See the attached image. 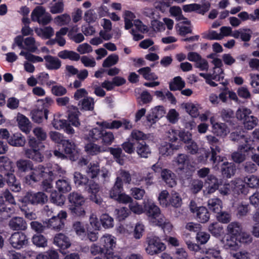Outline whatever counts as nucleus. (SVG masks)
I'll list each match as a JSON object with an SVG mask.
<instances>
[{"instance_id":"nucleus-10","label":"nucleus","mask_w":259,"mask_h":259,"mask_svg":"<svg viewBox=\"0 0 259 259\" xmlns=\"http://www.w3.org/2000/svg\"><path fill=\"white\" fill-rule=\"evenodd\" d=\"M47 174L51 180H53L58 177H61L65 174L64 170L60 166L56 163H50L46 167Z\"/></svg>"},{"instance_id":"nucleus-7","label":"nucleus","mask_w":259,"mask_h":259,"mask_svg":"<svg viewBox=\"0 0 259 259\" xmlns=\"http://www.w3.org/2000/svg\"><path fill=\"white\" fill-rule=\"evenodd\" d=\"M47 195L42 192H28L23 197V201L32 204H44L48 201Z\"/></svg>"},{"instance_id":"nucleus-1","label":"nucleus","mask_w":259,"mask_h":259,"mask_svg":"<svg viewBox=\"0 0 259 259\" xmlns=\"http://www.w3.org/2000/svg\"><path fill=\"white\" fill-rule=\"evenodd\" d=\"M143 205L144 208V212L148 217L149 220L155 224L156 223V220H160L161 218L160 209L157 206L153 201L149 197L146 196L143 201Z\"/></svg>"},{"instance_id":"nucleus-27","label":"nucleus","mask_w":259,"mask_h":259,"mask_svg":"<svg viewBox=\"0 0 259 259\" xmlns=\"http://www.w3.org/2000/svg\"><path fill=\"white\" fill-rule=\"evenodd\" d=\"M103 130L102 128H93L89 131L87 135H85L84 139L94 142L101 140Z\"/></svg>"},{"instance_id":"nucleus-16","label":"nucleus","mask_w":259,"mask_h":259,"mask_svg":"<svg viewBox=\"0 0 259 259\" xmlns=\"http://www.w3.org/2000/svg\"><path fill=\"white\" fill-rule=\"evenodd\" d=\"M43 59L46 67L49 70H58L61 66V61L57 57L48 55L45 56Z\"/></svg>"},{"instance_id":"nucleus-43","label":"nucleus","mask_w":259,"mask_h":259,"mask_svg":"<svg viewBox=\"0 0 259 259\" xmlns=\"http://www.w3.org/2000/svg\"><path fill=\"white\" fill-rule=\"evenodd\" d=\"M138 72L146 80H155L158 79V76L154 72H151L149 67L140 68L138 70Z\"/></svg>"},{"instance_id":"nucleus-14","label":"nucleus","mask_w":259,"mask_h":259,"mask_svg":"<svg viewBox=\"0 0 259 259\" xmlns=\"http://www.w3.org/2000/svg\"><path fill=\"white\" fill-rule=\"evenodd\" d=\"M53 243L61 249H67L71 245L69 238L61 233H58L54 236Z\"/></svg>"},{"instance_id":"nucleus-60","label":"nucleus","mask_w":259,"mask_h":259,"mask_svg":"<svg viewBox=\"0 0 259 259\" xmlns=\"http://www.w3.org/2000/svg\"><path fill=\"white\" fill-rule=\"evenodd\" d=\"M102 226L105 228H112L114 226V221L112 218L108 214H103L100 218Z\"/></svg>"},{"instance_id":"nucleus-37","label":"nucleus","mask_w":259,"mask_h":259,"mask_svg":"<svg viewBox=\"0 0 259 259\" xmlns=\"http://www.w3.org/2000/svg\"><path fill=\"white\" fill-rule=\"evenodd\" d=\"M85 152L91 155H96L103 151L101 146L93 142L87 144L84 147Z\"/></svg>"},{"instance_id":"nucleus-26","label":"nucleus","mask_w":259,"mask_h":259,"mask_svg":"<svg viewBox=\"0 0 259 259\" xmlns=\"http://www.w3.org/2000/svg\"><path fill=\"white\" fill-rule=\"evenodd\" d=\"M68 200L69 205H72L84 204L85 201V198L77 192H72L70 193L68 196Z\"/></svg>"},{"instance_id":"nucleus-39","label":"nucleus","mask_w":259,"mask_h":259,"mask_svg":"<svg viewBox=\"0 0 259 259\" xmlns=\"http://www.w3.org/2000/svg\"><path fill=\"white\" fill-rule=\"evenodd\" d=\"M83 204L79 205H69L68 209L70 211V213L75 217H83L85 215L86 212L83 207Z\"/></svg>"},{"instance_id":"nucleus-33","label":"nucleus","mask_w":259,"mask_h":259,"mask_svg":"<svg viewBox=\"0 0 259 259\" xmlns=\"http://www.w3.org/2000/svg\"><path fill=\"white\" fill-rule=\"evenodd\" d=\"M17 121L21 130L26 134L29 133L31 128L29 119L23 115L19 114L17 116Z\"/></svg>"},{"instance_id":"nucleus-49","label":"nucleus","mask_w":259,"mask_h":259,"mask_svg":"<svg viewBox=\"0 0 259 259\" xmlns=\"http://www.w3.org/2000/svg\"><path fill=\"white\" fill-rule=\"evenodd\" d=\"M18 170L20 172H25L32 168L33 164L28 160L19 159L16 163Z\"/></svg>"},{"instance_id":"nucleus-11","label":"nucleus","mask_w":259,"mask_h":259,"mask_svg":"<svg viewBox=\"0 0 259 259\" xmlns=\"http://www.w3.org/2000/svg\"><path fill=\"white\" fill-rule=\"evenodd\" d=\"M9 228L14 231H24L27 229V223L21 217H15L10 220L8 223Z\"/></svg>"},{"instance_id":"nucleus-22","label":"nucleus","mask_w":259,"mask_h":259,"mask_svg":"<svg viewBox=\"0 0 259 259\" xmlns=\"http://www.w3.org/2000/svg\"><path fill=\"white\" fill-rule=\"evenodd\" d=\"M5 176L7 177V183L12 190L15 192H19L21 189L20 184L16 180L13 172L7 173L5 174Z\"/></svg>"},{"instance_id":"nucleus-57","label":"nucleus","mask_w":259,"mask_h":259,"mask_svg":"<svg viewBox=\"0 0 259 259\" xmlns=\"http://www.w3.org/2000/svg\"><path fill=\"white\" fill-rule=\"evenodd\" d=\"M251 111L250 109L245 108L241 107L239 108L236 113V116L239 120H245L247 117H249Z\"/></svg>"},{"instance_id":"nucleus-20","label":"nucleus","mask_w":259,"mask_h":259,"mask_svg":"<svg viewBox=\"0 0 259 259\" xmlns=\"http://www.w3.org/2000/svg\"><path fill=\"white\" fill-rule=\"evenodd\" d=\"M13 162L10 159L6 156L0 157V171L5 174L10 172H14Z\"/></svg>"},{"instance_id":"nucleus-29","label":"nucleus","mask_w":259,"mask_h":259,"mask_svg":"<svg viewBox=\"0 0 259 259\" xmlns=\"http://www.w3.org/2000/svg\"><path fill=\"white\" fill-rule=\"evenodd\" d=\"M25 156L37 162L42 161L43 156L39 151L31 148H25L23 149Z\"/></svg>"},{"instance_id":"nucleus-4","label":"nucleus","mask_w":259,"mask_h":259,"mask_svg":"<svg viewBox=\"0 0 259 259\" xmlns=\"http://www.w3.org/2000/svg\"><path fill=\"white\" fill-rule=\"evenodd\" d=\"M31 172L25 177V182L29 185L36 183L45 177L47 174L46 168L42 165H38L34 168L32 167Z\"/></svg>"},{"instance_id":"nucleus-45","label":"nucleus","mask_w":259,"mask_h":259,"mask_svg":"<svg viewBox=\"0 0 259 259\" xmlns=\"http://www.w3.org/2000/svg\"><path fill=\"white\" fill-rule=\"evenodd\" d=\"M50 201L52 203L58 206H62L65 201V197L58 193L56 191L52 192L50 196Z\"/></svg>"},{"instance_id":"nucleus-47","label":"nucleus","mask_w":259,"mask_h":259,"mask_svg":"<svg viewBox=\"0 0 259 259\" xmlns=\"http://www.w3.org/2000/svg\"><path fill=\"white\" fill-rule=\"evenodd\" d=\"M56 185L59 192L66 193L71 189L70 182L67 179H59L56 181Z\"/></svg>"},{"instance_id":"nucleus-25","label":"nucleus","mask_w":259,"mask_h":259,"mask_svg":"<svg viewBox=\"0 0 259 259\" xmlns=\"http://www.w3.org/2000/svg\"><path fill=\"white\" fill-rule=\"evenodd\" d=\"M161 177L168 187H173L176 185L175 175L170 170L163 169L161 172Z\"/></svg>"},{"instance_id":"nucleus-2","label":"nucleus","mask_w":259,"mask_h":259,"mask_svg":"<svg viewBox=\"0 0 259 259\" xmlns=\"http://www.w3.org/2000/svg\"><path fill=\"white\" fill-rule=\"evenodd\" d=\"M211 149V158L210 160L213 163L218 164L223 161V158L217 155L221 151V143L215 136L209 135L205 137Z\"/></svg>"},{"instance_id":"nucleus-41","label":"nucleus","mask_w":259,"mask_h":259,"mask_svg":"<svg viewBox=\"0 0 259 259\" xmlns=\"http://www.w3.org/2000/svg\"><path fill=\"white\" fill-rule=\"evenodd\" d=\"M183 108H185L187 113L192 117H196L199 115L198 105L195 104L191 102L184 103L182 105Z\"/></svg>"},{"instance_id":"nucleus-58","label":"nucleus","mask_w":259,"mask_h":259,"mask_svg":"<svg viewBox=\"0 0 259 259\" xmlns=\"http://www.w3.org/2000/svg\"><path fill=\"white\" fill-rule=\"evenodd\" d=\"M119 60L118 56L116 54L109 55L103 62V67H110L115 65Z\"/></svg>"},{"instance_id":"nucleus-13","label":"nucleus","mask_w":259,"mask_h":259,"mask_svg":"<svg viewBox=\"0 0 259 259\" xmlns=\"http://www.w3.org/2000/svg\"><path fill=\"white\" fill-rule=\"evenodd\" d=\"M212 132L217 136L225 137L230 133V130L224 123L215 122L212 118L210 119Z\"/></svg>"},{"instance_id":"nucleus-34","label":"nucleus","mask_w":259,"mask_h":259,"mask_svg":"<svg viewBox=\"0 0 259 259\" xmlns=\"http://www.w3.org/2000/svg\"><path fill=\"white\" fill-rule=\"evenodd\" d=\"M182 200L180 194L175 191L171 192L168 198V207L178 208L181 206Z\"/></svg>"},{"instance_id":"nucleus-59","label":"nucleus","mask_w":259,"mask_h":259,"mask_svg":"<svg viewBox=\"0 0 259 259\" xmlns=\"http://www.w3.org/2000/svg\"><path fill=\"white\" fill-rule=\"evenodd\" d=\"M85 189L88 193H91L93 195L97 194L100 191V187L98 183L93 180H89Z\"/></svg>"},{"instance_id":"nucleus-30","label":"nucleus","mask_w":259,"mask_h":259,"mask_svg":"<svg viewBox=\"0 0 259 259\" xmlns=\"http://www.w3.org/2000/svg\"><path fill=\"white\" fill-rule=\"evenodd\" d=\"M180 146L178 145H174L169 143H166L162 145L159 148L160 153L164 156H169L173 154L175 150L179 149Z\"/></svg>"},{"instance_id":"nucleus-6","label":"nucleus","mask_w":259,"mask_h":259,"mask_svg":"<svg viewBox=\"0 0 259 259\" xmlns=\"http://www.w3.org/2000/svg\"><path fill=\"white\" fill-rule=\"evenodd\" d=\"M31 20L34 22H37L42 25H47L49 23L52 19L49 13H46L45 9L41 7H37L32 11Z\"/></svg>"},{"instance_id":"nucleus-51","label":"nucleus","mask_w":259,"mask_h":259,"mask_svg":"<svg viewBox=\"0 0 259 259\" xmlns=\"http://www.w3.org/2000/svg\"><path fill=\"white\" fill-rule=\"evenodd\" d=\"M88 175L92 179L96 178L100 172V166L98 163H90L85 170Z\"/></svg>"},{"instance_id":"nucleus-12","label":"nucleus","mask_w":259,"mask_h":259,"mask_svg":"<svg viewBox=\"0 0 259 259\" xmlns=\"http://www.w3.org/2000/svg\"><path fill=\"white\" fill-rule=\"evenodd\" d=\"M231 188L235 194L247 195L248 193V188L246 186L244 180L236 179L231 182Z\"/></svg>"},{"instance_id":"nucleus-17","label":"nucleus","mask_w":259,"mask_h":259,"mask_svg":"<svg viewBox=\"0 0 259 259\" xmlns=\"http://www.w3.org/2000/svg\"><path fill=\"white\" fill-rule=\"evenodd\" d=\"M190 160L188 155L185 154H179L173 160L174 165L180 170L187 168L189 164Z\"/></svg>"},{"instance_id":"nucleus-64","label":"nucleus","mask_w":259,"mask_h":259,"mask_svg":"<svg viewBox=\"0 0 259 259\" xmlns=\"http://www.w3.org/2000/svg\"><path fill=\"white\" fill-rule=\"evenodd\" d=\"M130 137L133 140L139 141L147 140L149 137L140 131L134 130L132 132Z\"/></svg>"},{"instance_id":"nucleus-19","label":"nucleus","mask_w":259,"mask_h":259,"mask_svg":"<svg viewBox=\"0 0 259 259\" xmlns=\"http://www.w3.org/2000/svg\"><path fill=\"white\" fill-rule=\"evenodd\" d=\"M242 230L243 228L241 224L237 221L230 223L226 228L228 234L236 237L241 233Z\"/></svg>"},{"instance_id":"nucleus-38","label":"nucleus","mask_w":259,"mask_h":259,"mask_svg":"<svg viewBox=\"0 0 259 259\" xmlns=\"http://www.w3.org/2000/svg\"><path fill=\"white\" fill-rule=\"evenodd\" d=\"M195 213L198 221L202 223L207 222L209 219V213L205 207H199Z\"/></svg>"},{"instance_id":"nucleus-46","label":"nucleus","mask_w":259,"mask_h":259,"mask_svg":"<svg viewBox=\"0 0 259 259\" xmlns=\"http://www.w3.org/2000/svg\"><path fill=\"white\" fill-rule=\"evenodd\" d=\"M101 143L106 146L111 145L114 140V136L112 132L107 131L104 129L102 131Z\"/></svg>"},{"instance_id":"nucleus-3","label":"nucleus","mask_w":259,"mask_h":259,"mask_svg":"<svg viewBox=\"0 0 259 259\" xmlns=\"http://www.w3.org/2000/svg\"><path fill=\"white\" fill-rule=\"evenodd\" d=\"M146 242L147 244L145 248L146 251L151 255L158 254L165 249L164 244L160 242L157 237L148 236L146 238Z\"/></svg>"},{"instance_id":"nucleus-24","label":"nucleus","mask_w":259,"mask_h":259,"mask_svg":"<svg viewBox=\"0 0 259 259\" xmlns=\"http://www.w3.org/2000/svg\"><path fill=\"white\" fill-rule=\"evenodd\" d=\"M8 143L13 146L23 147L25 144L26 140L25 137L21 134L16 133L8 139Z\"/></svg>"},{"instance_id":"nucleus-23","label":"nucleus","mask_w":259,"mask_h":259,"mask_svg":"<svg viewBox=\"0 0 259 259\" xmlns=\"http://www.w3.org/2000/svg\"><path fill=\"white\" fill-rule=\"evenodd\" d=\"M136 152L140 157L145 158H148L151 153L149 145L144 141L138 142L136 147Z\"/></svg>"},{"instance_id":"nucleus-18","label":"nucleus","mask_w":259,"mask_h":259,"mask_svg":"<svg viewBox=\"0 0 259 259\" xmlns=\"http://www.w3.org/2000/svg\"><path fill=\"white\" fill-rule=\"evenodd\" d=\"M64 150L66 154L69 155L70 159L75 160L77 156V150L76 149L75 145L74 144L69 140H65L63 144Z\"/></svg>"},{"instance_id":"nucleus-40","label":"nucleus","mask_w":259,"mask_h":259,"mask_svg":"<svg viewBox=\"0 0 259 259\" xmlns=\"http://www.w3.org/2000/svg\"><path fill=\"white\" fill-rule=\"evenodd\" d=\"M58 56L63 59H68L72 61H78L80 59V56L77 53L68 50L60 51L58 54Z\"/></svg>"},{"instance_id":"nucleus-62","label":"nucleus","mask_w":259,"mask_h":259,"mask_svg":"<svg viewBox=\"0 0 259 259\" xmlns=\"http://www.w3.org/2000/svg\"><path fill=\"white\" fill-rule=\"evenodd\" d=\"M33 133L36 140L41 142L45 141L47 139V135L46 132L40 127H36L33 128Z\"/></svg>"},{"instance_id":"nucleus-42","label":"nucleus","mask_w":259,"mask_h":259,"mask_svg":"<svg viewBox=\"0 0 259 259\" xmlns=\"http://www.w3.org/2000/svg\"><path fill=\"white\" fill-rule=\"evenodd\" d=\"M208 207L210 210L218 213L222 208V202L218 198H213L208 200Z\"/></svg>"},{"instance_id":"nucleus-21","label":"nucleus","mask_w":259,"mask_h":259,"mask_svg":"<svg viewBox=\"0 0 259 259\" xmlns=\"http://www.w3.org/2000/svg\"><path fill=\"white\" fill-rule=\"evenodd\" d=\"M250 149L246 145H242L239 146L238 149L240 151L235 152L232 154V158L233 160L238 163L242 162L245 160L246 155L244 153H243L242 150L244 152H246Z\"/></svg>"},{"instance_id":"nucleus-44","label":"nucleus","mask_w":259,"mask_h":259,"mask_svg":"<svg viewBox=\"0 0 259 259\" xmlns=\"http://www.w3.org/2000/svg\"><path fill=\"white\" fill-rule=\"evenodd\" d=\"M78 106L82 110L92 111L94 108V99L91 97H87L79 102Z\"/></svg>"},{"instance_id":"nucleus-36","label":"nucleus","mask_w":259,"mask_h":259,"mask_svg":"<svg viewBox=\"0 0 259 259\" xmlns=\"http://www.w3.org/2000/svg\"><path fill=\"white\" fill-rule=\"evenodd\" d=\"M24 43L25 45V49L29 53L35 52L39 46V44L37 42L34 38L31 36L27 37L24 39Z\"/></svg>"},{"instance_id":"nucleus-8","label":"nucleus","mask_w":259,"mask_h":259,"mask_svg":"<svg viewBox=\"0 0 259 259\" xmlns=\"http://www.w3.org/2000/svg\"><path fill=\"white\" fill-rule=\"evenodd\" d=\"M27 238L24 233L18 232L12 234L9 239L10 243L16 249H19L27 243Z\"/></svg>"},{"instance_id":"nucleus-53","label":"nucleus","mask_w":259,"mask_h":259,"mask_svg":"<svg viewBox=\"0 0 259 259\" xmlns=\"http://www.w3.org/2000/svg\"><path fill=\"white\" fill-rule=\"evenodd\" d=\"M32 241L33 243L38 247H45L48 244L47 238L41 234L34 235Z\"/></svg>"},{"instance_id":"nucleus-56","label":"nucleus","mask_w":259,"mask_h":259,"mask_svg":"<svg viewBox=\"0 0 259 259\" xmlns=\"http://www.w3.org/2000/svg\"><path fill=\"white\" fill-rule=\"evenodd\" d=\"M170 194L166 190L162 191L158 195V201L159 204L162 207H168V198Z\"/></svg>"},{"instance_id":"nucleus-63","label":"nucleus","mask_w":259,"mask_h":259,"mask_svg":"<svg viewBox=\"0 0 259 259\" xmlns=\"http://www.w3.org/2000/svg\"><path fill=\"white\" fill-rule=\"evenodd\" d=\"M51 92L56 96H63L67 94V90L61 84H56L52 87Z\"/></svg>"},{"instance_id":"nucleus-28","label":"nucleus","mask_w":259,"mask_h":259,"mask_svg":"<svg viewBox=\"0 0 259 259\" xmlns=\"http://www.w3.org/2000/svg\"><path fill=\"white\" fill-rule=\"evenodd\" d=\"M122 181L119 177H117L116 182L110 191L109 195L111 198L116 200L122 191Z\"/></svg>"},{"instance_id":"nucleus-61","label":"nucleus","mask_w":259,"mask_h":259,"mask_svg":"<svg viewBox=\"0 0 259 259\" xmlns=\"http://www.w3.org/2000/svg\"><path fill=\"white\" fill-rule=\"evenodd\" d=\"M98 19V16L92 9L87 10L83 16L84 20L88 23L95 22Z\"/></svg>"},{"instance_id":"nucleus-50","label":"nucleus","mask_w":259,"mask_h":259,"mask_svg":"<svg viewBox=\"0 0 259 259\" xmlns=\"http://www.w3.org/2000/svg\"><path fill=\"white\" fill-rule=\"evenodd\" d=\"M247 187L256 188L259 187V177L255 175L246 177L243 179Z\"/></svg>"},{"instance_id":"nucleus-9","label":"nucleus","mask_w":259,"mask_h":259,"mask_svg":"<svg viewBox=\"0 0 259 259\" xmlns=\"http://www.w3.org/2000/svg\"><path fill=\"white\" fill-rule=\"evenodd\" d=\"M105 253L110 254L116 246V238L109 234L103 235L100 240Z\"/></svg>"},{"instance_id":"nucleus-54","label":"nucleus","mask_w":259,"mask_h":259,"mask_svg":"<svg viewBox=\"0 0 259 259\" xmlns=\"http://www.w3.org/2000/svg\"><path fill=\"white\" fill-rule=\"evenodd\" d=\"M28 144L30 148L40 151L45 147L42 142L36 140L35 137H29L28 141Z\"/></svg>"},{"instance_id":"nucleus-5","label":"nucleus","mask_w":259,"mask_h":259,"mask_svg":"<svg viewBox=\"0 0 259 259\" xmlns=\"http://www.w3.org/2000/svg\"><path fill=\"white\" fill-rule=\"evenodd\" d=\"M19 55L24 56L25 59L27 60L26 61L24 62L23 65L24 70L29 73H33L35 70L34 66L31 63H35L44 61V59L41 57L24 51H21Z\"/></svg>"},{"instance_id":"nucleus-35","label":"nucleus","mask_w":259,"mask_h":259,"mask_svg":"<svg viewBox=\"0 0 259 259\" xmlns=\"http://www.w3.org/2000/svg\"><path fill=\"white\" fill-rule=\"evenodd\" d=\"M206 182L209 184L207 188V194L213 193L219 188L220 182L218 179L213 175H209L207 177Z\"/></svg>"},{"instance_id":"nucleus-48","label":"nucleus","mask_w":259,"mask_h":259,"mask_svg":"<svg viewBox=\"0 0 259 259\" xmlns=\"http://www.w3.org/2000/svg\"><path fill=\"white\" fill-rule=\"evenodd\" d=\"M185 83L180 76L175 77L173 81L169 83V89L170 91H175L181 90L185 87Z\"/></svg>"},{"instance_id":"nucleus-15","label":"nucleus","mask_w":259,"mask_h":259,"mask_svg":"<svg viewBox=\"0 0 259 259\" xmlns=\"http://www.w3.org/2000/svg\"><path fill=\"white\" fill-rule=\"evenodd\" d=\"M47 228H50L56 231H60L64 227V221L61 220L58 217L52 216L51 218L44 222Z\"/></svg>"},{"instance_id":"nucleus-32","label":"nucleus","mask_w":259,"mask_h":259,"mask_svg":"<svg viewBox=\"0 0 259 259\" xmlns=\"http://www.w3.org/2000/svg\"><path fill=\"white\" fill-rule=\"evenodd\" d=\"M237 237L229 235L222 240L224 247L227 249L236 250L238 248V245L236 242Z\"/></svg>"},{"instance_id":"nucleus-55","label":"nucleus","mask_w":259,"mask_h":259,"mask_svg":"<svg viewBox=\"0 0 259 259\" xmlns=\"http://www.w3.org/2000/svg\"><path fill=\"white\" fill-rule=\"evenodd\" d=\"M54 21L57 25L63 26L67 25L70 23L71 18L68 14L65 13L57 16L54 18Z\"/></svg>"},{"instance_id":"nucleus-31","label":"nucleus","mask_w":259,"mask_h":259,"mask_svg":"<svg viewBox=\"0 0 259 259\" xmlns=\"http://www.w3.org/2000/svg\"><path fill=\"white\" fill-rule=\"evenodd\" d=\"M222 175L227 178L234 176L236 171V167L234 163L228 162H224L221 165Z\"/></svg>"},{"instance_id":"nucleus-52","label":"nucleus","mask_w":259,"mask_h":259,"mask_svg":"<svg viewBox=\"0 0 259 259\" xmlns=\"http://www.w3.org/2000/svg\"><path fill=\"white\" fill-rule=\"evenodd\" d=\"M74 182L77 186H83L88 184L89 180L85 176L79 172H75L74 174Z\"/></svg>"}]
</instances>
